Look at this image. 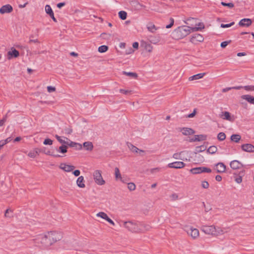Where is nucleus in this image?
<instances>
[{
	"label": "nucleus",
	"instance_id": "nucleus-1",
	"mask_svg": "<svg viewBox=\"0 0 254 254\" xmlns=\"http://www.w3.org/2000/svg\"><path fill=\"white\" fill-rule=\"evenodd\" d=\"M202 25V27H190L188 26H183L178 27L172 33V37L175 39H181L188 35L191 31L195 32L201 30L204 28L203 24L199 23L198 25Z\"/></svg>",
	"mask_w": 254,
	"mask_h": 254
},
{
	"label": "nucleus",
	"instance_id": "nucleus-2",
	"mask_svg": "<svg viewBox=\"0 0 254 254\" xmlns=\"http://www.w3.org/2000/svg\"><path fill=\"white\" fill-rule=\"evenodd\" d=\"M33 241L37 247L47 248L51 246L47 234L39 235Z\"/></svg>",
	"mask_w": 254,
	"mask_h": 254
},
{
	"label": "nucleus",
	"instance_id": "nucleus-3",
	"mask_svg": "<svg viewBox=\"0 0 254 254\" xmlns=\"http://www.w3.org/2000/svg\"><path fill=\"white\" fill-rule=\"evenodd\" d=\"M201 230L206 234L214 236H217L223 233V231L221 228L216 229L213 225H203L201 227Z\"/></svg>",
	"mask_w": 254,
	"mask_h": 254
},
{
	"label": "nucleus",
	"instance_id": "nucleus-4",
	"mask_svg": "<svg viewBox=\"0 0 254 254\" xmlns=\"http://www.w3.org/2000/svg\"><path fill=\"white\" fill-rule=\"evenodd\" d=\"M124 226L131 232H140L142 230L137 223L132 221L124 222Z\"/></svg>",
	"mask_w": 254,
	"mask_h": 254
},
{
	"label": "nucleus",
	"instance_id": "nucleus-5",
	"mask_svg": "<svg viewBox=\"0 0 254 254\" xmlns=\"http://www.w3.org/2000/svg\"><path fill=\"white\" fill-rule=\"evenodd\" d=\"M49 240L51 242V245L58 241L60 240L62 237V234L61 232L51 231L47 233Z\"/></svg>",
	"mask_w": 254,
	"mask_h": 254
},
{
	"label": "nucleus",
	"instance_id": "nucleus-6",
	"mask_svg": "<svg viewBox=\"0 0 254 254\" xmlns=\"http://www.w3.org/2000/svg\"><path fill=\"white\" fill-rule=\"evenodd\" d=\"M93 179L95 182L98 185L102 186L105 184V181L102 176V172L97 170L93 173Z\"/></svg>",
	"mask_w": 254,
	"mask_h": 254
},
{
	"label": "nucleus",
	"instance_id": "nucleus-7",
	"mask_svg": "<svg viewBox=\"0 0 254 254\" xmlns=\"http://www.w3.org/2000/svg\"><path fill=\"white\" fill-rule=\"evenodd\" d=\"M184 229L193 239H196L199 236L198 230L191 226H186L184 227Z\"/></svg>",
	"mask_w": 254,
	"mask_h": 254
},
{
	"label": "nucleus",
	"instance_id": "nucleus-8",
	"mask_svg": "<svg viewBox=\"0 0 254 254\" xmlns=\"http://www.w3.org/2000/svg\"><path fill=\"white\" fill-rule=\"evenodd\" d=\"M245 174V171L243 170L241 171L238 174L234 173L233 177L234 178L235 181L238 183L240 184L242 182V177L244 176Z\"/></svg>",
	"mask_w": 254,
	"mask_h": 254
},
{
	"label": "nucleus",
	"instance_id": "nucleus-9",
	"mask_svg": "<svg viewBox=\"0 0 254 254\" xmlns=\"http://www.w3.org/2000/svg\"><path fill=\"white\" fill-rule=\"evenodd\" d=\"M168 166L170 168L181 169L185 166V164L182 161H176L169 163Z\"/></svg>",
	"mask_w": 254,
	"mask_h": 254
},
{
	"label": "nucleus",
	"instance_id": "nucleus-10",
	"mask_svg": "<svg viewBox=\"0 0 254 254\" xmlns=\"http://www.w3.org/2000/svg\"><path fill=\"white\" fill-rule=\"evenodd\" d=\"M204 40L203 36L199 34H194L191 36L190 41L192 43L196 44L197 42H202Z\"/></svg>",
	"mask_w": 254,
	"mask_h": 254
},
{
	"label": "nucleus",
	"instance_id": "nucleus-11",
	"mask_svg": "<svg viewBox=\"0 0 254 254\" xmlns=\"http://www.w3.org/2000/svg\"><path fill=\"white\" fill-rule=\"evenodd\" d=\"M219 116L223 120L229 121L230 122L234 121L233 117H232L230 115V113L227 111L222 112Z\"/></svg>",
	"mask_w": 254,
	"mask_h": 254
},
{
	"label": "nucleus",
	"instance_id": "nucleus-12",
	"mask_svg": "<svg viewBox=\"0 0 254 254\" xmlns=\"http://www.w3.org/2000/svg\"><path fill=\"white\" fill-rule=\"evenodd\" d=\"M242 149L246 152H254V146L250 143H246L242 145Z\"/></svg>",
	"mask_w": 254,
	"mask_h": 254
},
{
	"label": "nucleus",
	"instance_id": "nucleus-13",
	"mask_svg": "<svg viewBox=\"0 0 254 254\" xmlns=\"http://www.w3.org/2000/svg\"><path fill=\"white\" fill-rule=\"evenodd\" d=\"M13 10V8L12 6L10 4H6L4 5H3L0 8V13L1 14H4L5 13H10Z\"/></svg>",
	"mask_w": 254,
	"mask_h": 254
},
{
	"label": "nucleus",
	"instance_id": "nucleus-14",
	"mask_svg": "<svg viewBox=\"0 0 254 254\" xmlns=\"http://www.w3.org/2000/svg\"><path fill=\"white\" fill-rule=\"evenodd\" d=\"M215 170L217 173H224L226 171V166L223 163L219 162L215 165Z\"/></svg>",
	"mask_w": 254,
	"mask_h": 254
},
{
	"label": "nucleus",
	"instance_id": "nucleus-15",
	"mask_svg": "<svg viewBox=\"0 0 254 254\" xmlns=\"http://www.w3.org/2000/svg\"><path fill=\"white\" fill-rule=\"evenodd\" d=\"M252 23V20L250 18H243L239 22V25L242 27H249Z\"/></svg>",
	"mask_w": 254,
	"mask_h": 254
},
{
	"label": "nucleus",
	"instance_id": "nucleus-16",
	"mask_svg": "<svg viewBox=\"0 0 254 254\" xmlns=\"http://www.w3.org/2000/svg\"><path fill=\"white\" fill-rule=\"evenodd\" d=\"M75 167L72 165H67L65 163H61L60 165V168L64 170L65 172H70L74 170Z\"/></svg>",
	"mask_w": 254,
	"mask_h": 254
},
{
	"label": "nucleus",
	"instance_id": "nucleus-17",
	"mask_svg": "<svg viewBox=\"0 0 254 254\" xmlns=\"http://www.w3.org/2000/svg\"><path fill=\"white\" fill-rule=\"evenodd\" d=\"M130 4L135 10H140L142 8L145 7V6L140 4L138 1L135 0L130 1Z\"/></svg>",
	"mask_w": 254,
	"mask_h": 254
},
{
	"label": "nucleus",
	"instance_id": "nucleus-18",
	"mask_svg": "<svg viewBox=\"0 0 254 254\" xmlns=\"http://www.w3.org/2000/svg\"><path fill=\"white\" fill-rule=\"evenodd\" d=\"M180 130L182 132L183 134L185 135H190L194 133L195 131L193 129L189 127H183L180 128Z\"/></svg>",
	"mask_w": 254,
	"mask_h": 254
},
{
	"label": "nucleus",
	"instance_id": "nucleus-19",
	"mask_svg": "<svg viewBox=\"0 0 254 254\" xmlns=\"http://www.w3.org/2000/svg\"><path fill=\"white\" fill-rule=\"evenodd\" d=\"M231 168L233 170H236L243 166V164L238 160H233L230 163Z\"/></svg>",
	"mask_w": 254,
	"mask_h": 254
},
{
	"label": "nucleus",
	"instance_id": "nucleus-20",
	"mask_svg": "<svg viewBox=\"0 0 254 254\" xmlns=\"http://www.w3.org/2000/svg\"><path fill=\"white\" fill-rule=\"evenodd\" d=\"M11 51H9L7 53L8 56H10L8 59H10L11 58H17L19 56V52L15 49L14 48H11Z\"/></svg>",
	"mask_w": 254,
	"mask_h": 254
},
{
	"label": "nucleus",
	"instance_id": "nucleus-21",
	"mask_svg": "<svg viewBox=\"0 0 254 254\" xmlns=\"http://www.w3.org/2000/svg\"><path fill=\"white\" fill-rule=\"evenodd\" d=\"M83 146L86 150L92 151L93 149V145L90 141L84 142L83 144Z\"/></svg>",
	"mask_w": 254,
	"mask_h": 254
},
{
	"label": "nucleus",
	"instance_id": "nucleus-22",
	"mask_svg": "<svg viewBox=\"0 0 254 254\" xmlns=\"http://www.w3.org/2000/svg\"><path fill=\"white\" fill-rule=\"evenodd\" d=\"M76 184L77 186L80 188L85 187L84 177L83 176L79 177L76 181Z\"/></svg>",
	"mask_w": 254,
	"mask_h": 254
},
{
	"label": "nucleus",
	"instance_id": "nucleus-23",
	"mask_svg": "<svg viewBox=\"0 0 254 254\" xmlns=\"http://www.w3.org/2000/svg\"><path fill=\"white\" fill-rule=\"evenodd\" d=\"M205 73H198L190 77L189 79L190 81L199 79L202 78L204 76V75H205Z\"/></svg>",
	"mask_w": 254,
	"mask_h": 254
},
{
	"label": "nucleus",
	"instance_id": "nucleus-24",
	"mask_svg": "<svg viewBox=\"0 0 254 254\" xmlns=\"http://www.w3.org/2000/svg\"><path fill=\"white\" fill-rule=\"evenodd\" d=\"M241 98L243 99L247 100L248 102L251 104H254V97L249 95H242Z\"/></svg>",
	"mask_w": 254,
	"mask_h": 254
},
{
	"label": "nucleus",
	"instance_id": "nucleus-25",
	"mask_svg": "<svg viewBox=\"0 0 254 254\" xmlns=\"http://www.w3.org/2000/svg\"><path fill=\"white\" fill-rule=\"evenodd\" d=\"M127 144L128 148L131 152H132L133 153H138L139 149L137 147L135 146L134 145H133V144L129 142H127Z\"/></svg>",
	"mask_w": 254,
	"mask_h": 254
},
{
	"label": "nucleus",
	"instance_id": "nucleus-26",
	"mask_svg": "<svg viewBox=\"0 0 254 254\" xmlns=\"http://www.w3.org/2000/svg\"><path fill=\"white\" fill-rule=\"evenodd\" d=\"M67 144L70 147H75L77 150H81L82 148V145L79 143L70 141L69 143L67 142Z\"/></svg>",
	"mask_w": 254,
	"mask_h": 254
},
{
	"label": "nucleus",
	"instance_id": "nucleus-27",
	"mask_svg": "<svg viewBox=\"0 0 254 254\" xmlns=\"http://www.w3.org/2000/svg\"><path fill=\"white\" fill-rule=\"evenodd\" d=\"M147 28L149 31L152 33H154L158 29V28L152 23H148L147 25Z\"/></svg>",
	"mask_w": 254,
	"mask_h": 254
},
{
	"label": "nucleus",
	"instance_id": "nucleus-28",
	"mask_svg": "<svg viewBox=\"0 0 254 254\" xmlns=\"http://www.w3.org/2000/svg\"><path fill=\"white\" fill-rule=\"evenodd\" d=\"M202 168L203 167L194 168L190 169V171L193 174H200L201 173H203Z\"/></svg>",
	"mask_w": 254,
	"mask_h": 254
},
{
	"label": "nucleus",
	"instance_id": "nucleus-29",
	"mask_svg": "<svg viewBox=\"0 0 254 254\" xmlns=\"http://www.w3.org/2000/svg\"><path fill=\"white\" fill-rule=\"evenodd\" d=\"M139 226L140 228L142 229V230L140 231V232H144L145 231H148L151 228V227L150 225L147 224H144V223L140 224Z\"/></svg>",
	"mask_w": 254,
	"mask_h": 254
},
{
	"label": "nucleus",
	"instance_id": "nucleus-30",
	"mask_svg": "<svg viewBox=\"0 0 254 254\" xmlns=\"http://www.w3.org/2000/svg\"><path fill=\"white\" fill-rule=\"evenodd\" d=\"M241 138V136L240 134H232L231 136V140L232 141L235 142H238Z\"/></svg>",
	"mask_w": 254,
	"mask_h": 254
},
{
	"label": "nucleus",
	"instance_id": "nucleus-31",
	"mask_svg": "<svg viewBox=\"0 0 254 254\" xmlns=\"http://www.w3.org/2000/svg\"><path fill=\"white\" fill-rule=\"evenodd\" d=\"M123 74L124 75H126L127 76H128L130 77H131L133 78H137V74L135 72H127L125 71H123Z\"/></svg>",
	"mask_w": 254,
	"mask_h": 254
},
{
	"label": "nucleus",
	"instance_id": "nucleus-32",
	"mask_svg": "<svg viewBox=\"0 0 254 254\" xmlns=\"http://www.w3.org/2000/svg\"><path fill=\"white\" fill-rule=\"evenodd\" d=\"M217 151V148L216 146L213 145L210 146L207 150V152L213 154Z\"/></svg>",
	"mask_w": 254,
	"mask_h": 254
},
{
	"label": "nucleus",
	"instance_id": "nucleus-33",
	"mask_svg": "<svg viewBox=\"0 0 254 254\" xmlns=\"http://www.w3.org/2000/svg\"><path fill=\"white\" fill-rule=\"evenodd\" d=\"M67 146L64 144L59 147L58 151L62 153H65L67 152Z\"/></svg>",
	"mask_w": 254,
	"mask_h": 254
},
{
	"label": "nucleus",
	"instance_id": "nucleus-34",
	"mask_svg": "<svg viewBox=\"0 0 254 254\" xmlns=\"http://www.w3.org/2000/svg\"><path fill=\"white\" fill-rule=\"evenodd\" d=\"M197 141H204L207 138V135L205 134L195 135Z\"/></svg>",
	"mask_w": 254,
	"mask_h": 254
},
{
	"label": "nucleus",
	"instance_id": "nucleus-35",
	"mask_svg": "<svg viewBox=\"0 0 254 254\" xmlns=\"http://www.w3.org/2000/svg\"><path fill=\"white\" fill-rule=\"evenodd\" d=\"M115 178L117 180H120L122 176L120 173V170L118 167H116L115 168Z\"/></svg>",
	"mask_w": 254,
	"mask_h": 254
},
{
	"label": "nucleus",
	"instance_id": "nucleus-36",
	"mask_svg": "<svg viewBox=\"0 0 254 254\" xmlns=\"http://www.w3.org/2000/svg\"><path fill=\"white\" fill-rule=\"evenodd\" d=\"M96 216L97 217H101L102 218H103V219H105L106 220V221L107 220V219L109 218L108 215H107L106 213H105V212H99L98 213H97L96 214Z\"/></svg>",
	"mask_w": 254,
	"mask_h": 254
},
{
	"label": "nucleus",
	"instance_id": "nucleus-37",
	"mask_svg": "<svg viewBox=\"0 0 254 254\" xmlns=\"http://www.w3.org/2000/svg\"><path fill=\"white\" fill-rule=\"evenodd\" d=\"M119 16L122 20H125L127 18V13L125 11H120L119 12Z\"/></svg>",
	"mask_w": 254,
	"mask_h": 254
},
{
	"label": "nucleus",
	"instance_id": "nucleus-38",
	"mask_svg": "<svg viewBox=\"0 0 254 254\" xmlns=\"http://www.w3.org/2000/svg\"><path fill=\"white\" fill-rule=\"evenodd\" d=\"M226 138V134L224 132H220L217 135V139L219 141H223Z\"/></svg>",
	"mask_w": 254,
	"mask_h": 254
},
{
	"label": "nucleus",
	"instance_id": "nucleus-39",
	"mask_svg": "<svg viewBox=\"0 0 254 254\" xmlns=\"http://www.w3.org/2000/svg\"><path fill=\"white\" fill-rule=\"evenodd\" d=\"M45 11H46V13L48 14H49V15H51L52 14H53L54 13L51 7L50 6V5H48V4H47L45 6Z\"/></svg>",
	"mask_w": 254,
	"mask_h": 254
},
{
	"label": "nucleus",
	"instance_id": "nucleus-40",
	"mask_svg": "<svg viewBox=\"0 0 254 254\" xmlns=\"http://www.w3.org/2000/svg\"><path fill=\"white\" fill-rule=\"evenodd\" d=\"M108 50V47L106 45H102L98 48V51L100 53H104Z\"/></svg>",
	"mask_w": 254,
	"mask_h": 254
},
{
	"label": "nucleus",
	"instance_id": "nucleus-41",
	"mask_svg": "<svg viewBox=\"0 0 254 254\" xmlns=\"http://www.w3.org/2000/svg\"><path fill=\"white\" fill-rule=\"evenodd\" d=\"M127 188L130 191H133L135 190L136 186L133 183H128Z\"/></svg>",
	"mask_w": 254,
	"mask_h": 254
},
{
	"label": "nucleus",
	"instance_id": "nucleus-42",
	"mask_svg": "<svg viewBox=\"0 0 254 254\" xmlns=\"http://www.w3.org/2000/svg\"><path fill=\"white\" fill-rule=\"evenodd\" d=\"M33 38H34L33 35H31L29 36V40L28 41V43L31 44L32 43H38V44L40 43V42L39 41L38 39H33Z\"/></svg>",
	"mask_w": 254,
	"mask_h": 254
},
{
	"label": "nucleus",
	"instance_id": "nucleus-43",
	"mask_svg": "<svg viewBox=\"0 0 254 254\" xmlns=\"http://www.w3.org/2000/svg\"><path fill=\"white\" fill-rule=\"evenodd\" d=\"M221 4L224 6L228 7L229 8H232L234 6V4L233 2L226 3L225 2L222 1Z\"/></svg>",
	"mask_w": 254,
	"mask_h": 254
},
{
	"label": "nucleus",
	"instance_id": "nucleus-44",
	"mask_svg": "<svg viewBox=\"0 0 254 254\" xmlns=\"http://www.w3.org/2000/svg\"><path fill=\"white\" fill-rule=\"evenodd\" d=\"M144 48L148 52H151L152 51L153 47L151 44L145 43Z\"/></svg>",
	"mask_w": 254,
	"mask_h": 254
},
{
	"label": "nucleus",
	"instance_id": "nucleus-45",
	"mask_svg": "<svg viewBox=\"0 0 254 254\" xmlns=\"http://www.w3.org/2000/svg\"><path fill=\"white\" fill-rule=\"evenodd\" d=\"M38 155V151L37 150H33L30 151L28 153V156L32 158H35Z\"/></svg>",
	"mask_w": 254,
	"mask_h": 254
},
{
	"label": "nucleus",
	"instance_id": "nucleus-46",
	"mask_svg": "<svg viewBox=\"0 0 254 254\" xmlns=\"http://www.w3.org/2000/svg\"><path fill=\"white\" fill-rule=\"evenodd\" d=\"M183 152L182 151L180 153H174L173 155V157L174 158V159H181V160H184V159H183L181 157V155L182 154V153H183Z\"/></svg>",
	"mask_w": 254,
	"mask_h": 254
},
{
	"label": "nucleus",
	"instance_id": "nucleus-47",
	"mask_svg": "<svg viewBox=\"0 0 254 254\" xmlns=\"http://www.w3.org/2000/svg\"><path fill=\"white\" fill-rule=\"evenodd\" d=\"M55 137L57 138V139L58 140L59 142L62 144H67V142H66L64 140H63L61 138V136H59L58 135H56Z\"/></svg>",
	"mask_w": 254,
	"mask_h": 254
},
{
	"label": "nucleus",
	"instance_id": "nucleus-48",
	"mask_svg": "<svg viewBox=\"0 0 254 254\" xmlns=\"http://www.w3.org/2000/svg\"><path fill=\"white\" fill-rule=\"evenodd\" d=\"M234 24H235L234 22H232L231 23H230L229 24H221L220 25V27L221 28H228V27H230L233 26Z\"/></svg>",
	"mask_w": 254,
	"mask_h": 254
},
{
	"label": "nucleus",
	"instance_id": "nucleus-49",
	"mask_svg": "<svg viewBox=\"0 0 254 254\" xmlns=\"http://www.w3.org/2000/svg\"><path fill=\"white\" fill-rule=\"evenodd\" d=\"M64 132L66 134H70L72 132V129L71 127H66L64 129Z\"/></svg>",
	"mask_w": 254,
	"mask_h": 254
},
{
	"label": "nucleus",
	"instance_id": "nucleus-50",
	"mask_svg": "<svg viewBox=\"0 0 254 254\" xmlns=\"http://www.w3.org/2000/svg\"><path fill=\"white\" fill-rule=\"evenodd\" d=\"M45 154L49 155H51L54 157H62L61 155L58 154H55L53 152H51L50 151H47V152H45Z\"/></svg>",
	"mask_w": 254,
	"mask_h": 254
},
{
	"label": "nucleus",
	"instance_id": "nucleus-51",
	"mask_svg": "<svg viewBox=\"0 0 254 254\" xmlns=\"http://www.w3.org/2000/svg\"><path fill=\"white\" fill-rule=\"evenodd\" d=\"M244 88L247 91H254V85L245 86Z\"/></svg>",
	"mask_w": 254,
	"mask_h": 254
},
{
	"label": "nucleus",
	"instance_id": "nucleus-52",
	"mask_svg": "<svg viewBox=\"0 0 254 254\" xmlns=\"http://www.w3.org/2000/svg\"><path fill=\"white\" fill-rule=\"evenodd\" d=\"M209 186V183L206 181H203L201 182V187L204 189H207Z\"/></svg>",
	"mask_w": 254,
	"mask_h": 254
},
{
	"label": "nucleus",
	"instance_id": "nucleus-53",
	"mask_svg": "<svg viewBox=\"0 0 254 254\" xmlns=\"http://www.w3.org/2000/svg\"><path fill=\"white\" fill-rule=\"evenodd\" d=\"M43 143L45 145H52L53 143V140L49 138H46L44 141Z\"/></svg>",
	"mask_w": 254,
	"mask_h": 254
},
{
	"label": "nucleus",
	"instance_id": "nucleus-54",
	"mask_svg": "<svg viewBox=\"0 0 254 254\" xmlns=\"http://www.w3.org/2000/svg\"><path fill=\"white\" fill-rule=\"evenodd\" d=\"M231 43V40L224 41L221 43V47L222 48H225L229 43Z\"/></svg>",
	"mask_w": 254,
	"mask_h": 254
},
{
	"label": "nucleus",
	"instance_id": "nucleus-55",
	"mask_svg": "<svg viewBox=\"0 0 254 254\" xmlns=\"http://www.w3.org/2000/svg\"><path fill=\"white\" fill-rule=\"evenodd\" d=\"M7 117V115L6 114L3 117V118L2 120H0V127H1L3 125L4 123L6 121Z\"/></svg>",
	"mask_w": 254,
	"mask_h": 254
},
{
	"label": "nucleus",
	"instance_id": "nucleus-56",
	"mask_svg": "<svg viewBox=\"0 0 254 254\" xmlns=\"http://www.w3.org/2000/svg\"><path fill=\"white\" fill-rule=\"evenodd\" d=\"M196 113V109H194L193 112L191 114H189L187 117L189 118H191L194 117Z\"/></svg>",
	"mask_w": 254,
	"mask_h": 254
},
{
	"label": "nucleus",
	"instance_id": "nucleus-57",
	"mask_svg": "<svg viewBox=\"0 0 254 254\" xmlns=\"http://www.w3.org/2000/svg\"><path fill=\"white\" fill-rule=\"evenodd\" d=\"M111 36V34H107L105 33H102L101 34V37H102L103 39H107Z\"/></svg>",
	"mask_w": 254,
	"mask_h": 254
},
{
	"label": "nucleus",
	"instance_id": "nucleus-58",
	"mask_svg": "<svg viewBox=\"0 0 254 254\" xmlns=\"http://www.w3.org/2000/svg\"><path fill=\"white\" fill-rule=\"evenodd\" d=\"M47 90L49 92L51 93L55 91L56 90V88L55 87L49 86L47 87Z\"/></svg>",
	"mask_w": 254,
	"mask_h": 254
},
{
	"label": "nucleus",
	"instance_id": "nucleus-59",
	"mask_svg": "<svg viewBox=\"0 0 254 254\" xmlns=\"http://www.w3.org/2000/svg\"><path fill=\"white\" fill-rule=\"evenodd\" d=\"M203 169V172L204 173V172H206V173H211L212 172L211 170L210 169V168H207V167H203L202 168Z\"/></svg>",
	"mask_w": 254,
	"mask_h": 254
},
{
	"label": "nucleus",
	"instance_id": "nucleus-60",
	"mask_svg": "<svg viewBox=\"0 0 254 254\" xmlns=\"http://www.w3.org/2000/svg\"><path fill=\"white\" fill-rule=\"evenodd\" d=\"M120 92L121 93H123L124 94L127 95V94L130 93L131 91H129V90H125V89H120Z\"/></svg>",
	"mask_w": 254,
	"mask_h": 254
},
{
	"label": "nucleus",
	"instance_id": "nucleus-61",
	"mask_svg": "<svg viewBox=\"0 0 254 254\" xmlns=\"http://www.w3.org/2000/svg\"><path fill=\"white\" fill-rule=\"evenodd\" d=\"M9 212H11L12 211L9 209H7L6 210L5 214H4L5 217H11V215H9Z\"/></svg>",
	"mask_w": 254,
	"mask_h": 254
},
{
	"label": "nucleus",
	"instance_id": "nucleus-62",
	"mask_svg": "<svg viewBox=\"0 0 254 254\" xmlns=\"http://www.w3.org/2000/svg\"><path fill=\"white\" fill-rule=\"evenodd\" d=\"M80 174V172L79 170H76L73 172V174L76 176H79Z\"/></svg>",
	"mask_w": 254,
	"mask_h": 254
},
{
	"label": "nucleus",
	"instance_id": "nucleus-63",
	"mask_svg": "<svg viewBox=\"0 0 254 254\" xmlns=\"http://www.w3.org/2000/svg\"><path fill=\"white\" fill-rule=\"evenodd\" d=\"M128 180V179L127 178L122 177V178L120 180L123 183L127 184V183H127Z\"/></svg>",
	"mask_w": 254,
	"mask_h": 254
},
{
	"label": "nucleus",
	"instance_id": "nucleus-64",
	"mask_svg": "<svg viewBox=\"0 0 254 254\" xmlns=\"http://www.w3.org/2000/svg\"><path fill=\"white\" fill-rule=\"evenodd\" d=\"M171 197L172 198L173 200H175L178 199V196L177 194L173 193L171 195Z\"/></svg>",
	"mask_w": 254,
	"mask_h": 254
}]
</instances>
